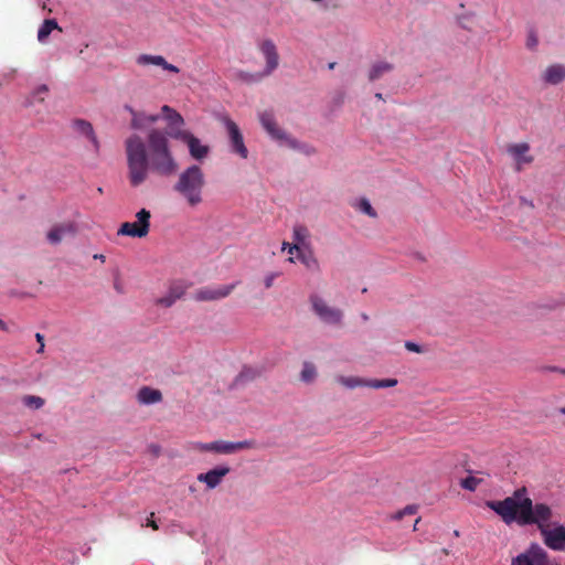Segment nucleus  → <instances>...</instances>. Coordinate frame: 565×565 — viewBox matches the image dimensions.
<instances>
[{"label":"nucleus","instance_id":"nucleus-1","mask_svg":"<svg viewBox=\"0 0 565 565\" xmlns=\"http://www.w3.org/2000/svg\"><path fill=\"white\" fill-rule=\"evenodd\" d=\"M125 149L128 179L134 188L145 183L150 172L171 177L179 169L169 138L160 129H151L146 142L139 135L132 134L125 140Z\"/></svg>","mask_w":565,"mask_h":565},{"label":"nucleus","instance_id":"nucleus-2","mask_svg":"<svg viewBox=\"0 0 565 565\" xmlns=\"http://www.w3.org/2000/svg\"><path fill=\"white\" fill-rule=\"evenodd\" d=\"M487 505L508 525L513 522L522 526L536 525L540 531L550 525L553 516V511L546 503L533 504L525 487L516 489L511 497L501 501H489Z\"/></svg>","mask_w":565,"mask_h":565},{"label":"nucleus","instance_id":"nucleus-3","mask_svg":"<svg viewBox=\"0 0 565 565\" xmlns=\"http://www.w3.org/2000/svg\"><path fill=\"white\" fill-rule=\"evenodd\" d=\"M205 183V175L202 168L198 164H191L179 173L173 184V191L177 192L190 207H195L203 202Z\"/></svg>","mask_w":565,"mask_h":565},{"label":"nucleus","instance_id":"nucleus-4","mask_svg":"<svg viewBox=\"0 0 565 565\" xmlns=\"http://www.w3.org/2000/svg\"><path fill=\"white\" fill-rule=\"evenodd\" d=\"M259 121L269 138L279 147H287L289 149L299 151L306 156L316 153L315 147L309 143L299 141L282 129L276 121L275 116L270 111H264L259 115Z\"/></svg>","mask_w":565,"mask_h":565},{"label":"nucleus","instance_id":"nucleus-5","mask_svg":"<svg viewBox=\"0 0 565 565\" xmlns=\"http://www.w3.org/2000/svg\"><path fill=\"white\" fill-rule=\"evenodd\" d=\"M309 303L312 313L321 323L335 328H341L343 326V310L338 307L330 306L320 295L315 292L311 294L309 296Z\"/></svg>","mask_w":565,"mask_h":565},{"label":"nucleus","instance_id":"nucleus-6","mask_svg":"<svg viewBox=\"0 0 565 565\" xmlns=\"http://www.w3.org/2000/svg\"><path fill=\"white\" fill-rule=\"evenodd\" d=\"M136 217L137 222L122 223L117 234L139 238L147 236L150 230V212L146 209H141L137 212Z\"/></svg>","mask_w":565,"mask_h":565},{"label":"nucleus","instance_id":"nucleus-7","mask_svg":"<svg viewBox=\"0 0 565 565\" xmlns=\"http://www.w3.org/2000/svg\"><path fill=\"white\" fill-rule=\"evenodd\" d=\"M173 139L184 142L188 146L191 158L196 161L204 160L211 151L207 145L202 143V141L190 131H175L173 132Z\"/></svg>","mask_w":565,"mask_h":565},{"label":"nucleus","instance_id":"nucleus-8","mask_svg":"<svg viewBox=\"0 0 565 565\" xmlns=\"http://www.w3.org/2000/svg\"><path fill=\"white\" fill-rule=\"evenodd\" d=\"M511 565H548V555L540 544L531 543L523 553L512 558Z\"/></svg>","mask_w":565,"mask_h":565},{"label":"nucleus","instance_id":"nucleus-9","mask_svg":"<svg viewBox=\"0 0 565 565\" xmlns=\"http://www.w3.org/2000/svg\"><path fill=\"white\" fill-rule=\"evenodd\" d=\"M258 51L265 60L263 75L270 76L278 67L280 57L275 42L270 39H265L258 43Z\"/></svg>","mask_w":565,"mask_h":565},{"label":"nucleus","instance_id":"nucleus-10","mask_svg":"<svg viewBox=\"0 0 565 565\" xmlns=\"http://www.w3.org/2000/svg\"><path fill=\"white\" fill-rule=\"evenodd\" d=\"M223 122L227 131L231 152L239 156L242 159H247L248 149L245 146L244 138L238 126L228 117H224Z\"/></svg>","mask_w":565,"mask_h":565},{"label":"nucleus","instance_id":"nucleus-11","mask_svg":"<svg viewBox=\"0 0 565 565\" xmlns=\"http://www.w3.org/2000/svg\"><path fill=\"white\" fill-rule=\"evenodd\" d=\"M190 285L182 279H174L168 284L166 292L156 299V305L163 308L172 307L186 292Z\"/></svg>","mask_w":565,"mask_h":565},{"label":"nucleus","instance_id":"nucleus-12","mask_svg":"<svg viewBox=\"0 0 565 565\" xmlns=\"http://www.w3.org/2000/svg\"><path fill=\"white\" fill-rule=\"evenodd\" d=\"M235 286L236 282L218 287H203L195 291L194 299L196 301H217L231 295Z\"/></svg>","mask_w":565,"mask_h":565},{"label":"nucleus","instance_id":"nucleus-13","mask_svg":"<svg viewBox=\"0 0 565 565\" xmlns=\"http://www.w3.org/2000/svg\"><path fill=\"white\" fill-rule=\"evenodd\" d=\"M540 532L547 547L553 551L565 550V526L557 525L554 529H548V526H546L542 527Z\"/></svg>","mask_w":565,"mask_h":565},{"label":"nucleus","instance_id":"nucleus-14","mask_svg":"<svg viewBox=\"0 0 565 565\" xmlns=\"http://www.w3.org/2000/svg\"><path fill=\"white\" fill-rule=\"evenodd\" d=\"M77 226L74 222H63L53 225L46 233V241L51 245H58L64 237L75 235Z\"/></svg>","mask_w":565,"mask_h":565},{"label":"nucleus","instance_id":"nucleus-15","mask_svg":"<svg viewBox=\"0 0 565 565\" xmlns=\"http://www.w3.org/2000/svg\"><path fill=\"white\" fill-rule=\"evenodd\" d=\"M230 471L231 468L228 466H216L206 472L199 473L196 479L198 481L203 482L207 489H215L222 483L223 478L227 476Z\"/></svg>","mask_w":565,"mask_h":565},{"label":"nucleus","instance_id":"nucleus-16","mask_svg":"<svg viewBox=\"0 0 565 565\" xmlns=\"http://www.w3.org/2000/svg\"><path fill=\"white\" fill-rule=\"evenodd\" d=\"M253 440L227 441L214 440L212 441V452L221 455H231L237 451L249 449L254 447Z\"/></svg>","mask_w":565,"mask_h":565},{"label":"nucleus","instance_id":"nucleus-17","mask_svg":"<svg viewBox=\"0 0 565 565\" xmlns=\"http://www.w3.org/2000/svg\"><path fill=\"white\" fill-rule=\"evenodd\" d=\"M161 111L168 122L169 130L166 132L168 138L173 139V132L175 131H188L186 129H183L184 119L177 110L168 105H163Z\"/></svg>","mask_w":565,"mask_h":565},{"label":"nucleus","instance_id":"nucleus-18","mask_svg":"<svg viewBox=\"0 0 565 565\" xmlns=\"http://www.w3.org/2000/svg\"><path fill=\"white\" fill-rule=\"evenodd\" d=\"M136 63L139 66H158L171 73L180 72L179 67L169 63L162 55L140 54L137 56Z\"/></svg>","mask_w":565,"mask_h":565},{"label":"nucleus","instance_id":"nucleus-19","mask_svg":"<svg viewBox=\"0 0 565 565\" xmlns=\"http://www.w3.org/2000/svg\"><path fill=\"white\" fill-rule=\"evenodd\" d=\"M72 127L78 135L86 137L90 141L96 153L99 151V141L94 131L93 125L89 121L85 119H75L72 122Z\"/></svg>","mask_w":565,"mask_h":565},{"label":"nucleus","instance_id":"nucleus-20","mask_svg":"<svg viewBox=\"0 0 565 565\" xmlns=\"http://www.w3.org/2000/svg\"><path fill=\"white\" fill-rule=\"evenodd\" d=\"M530 147L525 142L511 145L508 148V152L511 154L516 163V169L521 170L523 164L531 163L533 158L527 154Z\"/></svg>","mask_w":565,"mask_h":565},{"label":"nucleus","instance_id":"nucleus-21","mask_svg":"<svg viewBox=\"0 0 565 565\" xmlns=\"http://www.w3.org/2000/svg\"><path fill=\"white\" fill-rule=\"evenodd\" d=\"M292 239L294 243L300 249H309L311 247V234L309 228L300 223H297L292 227Z\"/></svg>","mask_w":565,"mask_h":565},{"label":"nucleus","instance_id":"nucleus-22","mask_svg":"<svg viewBox=\"0 0 565 565\" xmlns=\"http://www.w3.org/2000/svg\"><path fill=\"white\" fill-rule=\"evenodd\" d=\"M162 401V393L149 386L141 387L137 393V402L140 405H153Z\"/></svg>","mask_w":565,"mask_h":565},{"label":"nucleus","instance_id":"nucleus-23","mask_svg":"<svg viewBox=\"0 0 565 565\" xmlns=\"http://www.w3.org/2000/svg\"><path fill=\"white\" fill-rule=\"evenodd\" d=\"M160 119V115H148L143 111H137L131 118L130 127L136 130H141L150 125H153Z\"/></svg>","mask_w":565,"mask_h":565},{"label":"nucleus","instance_id":"nucleus-24","mask_svg":"<svg viewBox=\"0 0 565 565\" xmlns=\"http://www.w3.org/2000/svg\"><path fill=\"white\" fill-rule=\"evenodd\" d=\"M543 79L552 85H557L565 79V65L554 64L546 68Z\"/></svg>","mask_w":565,"mask_h":565},{"label":"nucleus","instance_id":"nucleus-25","mask_svg":"<svg viewBox=\"0 0 565 565\" xmlns=\"http://www.w3.org/2000/svg\"><path fill=\"white\" fill-rule=\"evenodd\" d=\"M393 68H394L393 64L385 62V61H379L371 66V68L369 71V79L371 82L379 81L385 74L391 73L393 71Z\"/></svg>","mask_w":565,"mask_h":565},{"label":"nucleus","instance_id":"nucleus-26","mask_svg":"<svg viewBox=\"0 0 565 565\" xmlns=\"http://www.w3.org/2000/svg\"><path fill=\"white\" fill-rule=\"evenodd\" d=\"M297 259L310 270H319L320 264L318 258L315 256L312 248L301 249L297 254Z\"/></svg>","mask_w":565,"mask_h":565},{"label":"nucleus","instance_id":"nucleus-27","mask_svg":"<svg viewBox=\"0 0 565 565\" xmlns=\"http://www.w3.org/2000/svg\"><path fill=\"white\" fill-rule=\"evenodd\" d=\"M335 380L339 384L349 390H354L358 387H369V380L359 376L338 375Z\"/></svg>","mask_w":565,"mask_h":565},{"label":"nucleus","instance_id":"nucleus-28","mask_svg":"<svg viewBox=\"0 0 565 565\" xmlns=\"http://www.w3.org/2000/svg\"><path fill=\"white\" fill-rule=\"evenodd\" d=\"M317 376L318 372L316 365L310 361H305L300 372V381L310 384L316 381Z\"/></svg>","mask_w":565,"mask_h":565},{"label":"nucleus","instance_id":"nucleus-29","mask_svg":"<svg viewBox=\"0 0 565 565\" xmlns=\"http://www.w3.org/2000/svg\"><path fill=\"white\" fill-rule=\"evenodd\" d=\"M262 374V370L253 366H244L239 374L236 376V383H246L249 381H254L259 377Z\"/></svg>","mask_w":565,"mask_h":565},{"label":"nucleus","instance_id":"nucleus-30","mask_svg":"<svg viewBox=\"0 0 565 565\" xmlns=\"http://www.w3.org/2000/svg\"><path fill=\"white\" fill-rule=\"evenodd\" d=\"M352 206L355 210L360 211L363 214H366L370 217L375 218L377 216L376 211L373 209V206L371 205V202L366 198L356 199L352 203Z\"/></svg>","mask_w":565,"mask_h":565},{"label":"nucleus","instance_id":"nucleus-31","mask_svg":"<svg viewBox=\"0 0 565 565\" xmlns=\"http://www.w3.org/2000/svg\"><path fill=\"white\" fill-rule=\"evenodd\" d=\"M57 22L54 19H47L45 20L38 31V40L39 42L43 43L46 41L51 32L55 29H57Z\"/></svg>","mask_w":565,"mask_h":565},{"label":"nucleus","instance_id":"nucleus-32","mask_svg":"<svg viewBox=\"0 0 565 565\" xmlns=\"http://www.w3.org/2000/svg\"><path fill=\"white\" fill-rule=\"evenodd\" d=\"M397 385L396 379H384V380H369L370 388H387Z\"/></svg>","mask_w":565,"mask_h":565},{"label":"nucleus","instance_id":"nucleus-33","mask_svg":"<svg viewBox=\"0 0 565 565\" xmlns=\"http://www.w3.org/2000/svg\"><path fill=\"white\" fill-rule=\"evenodd\" d=\"M23 404L32 409H39L44 405V399L40 396L26 395L23 397Z\"/></svg>","mask_w":565,"mask_h":565},{"label":"nucleus","instance_id":"nucleus-34","mask_svg":"<svg viewBox=\"0 0 565 565\" xmlns=\"http://www.w3.org/2000/svg\"><path fill=\"white\" fill-rule=\"evenodd\" d=\"M265 77H268V75H263V70L258 73L242 72L239 74V78L247 83H257V82H260Z\"/></svg>","mask_w":565,"mask_h":565},{"label":"nucleus","instance_id":"nucleus-35","mask_svg":"<svg viewBox=\"0 0 565 565\" xmlns=\"http://www.w3.org/2000/svg\"><path fill=\"white\" fill-rule=\"evenodd\" d=\"M418 510V507L416 504H409L406 505L404 509L397 511L392 515L393 520H402L405 515H412L415 514Z\"/></svg>","mask_w":565,"mask_h":565},{"label":"nucleus","instance_id":"nucleus-36","mask_svg":"<svg viewBox=\"0 0 565 565\" xmlns=\"http://www.w3.org/2000/svg\"><path fill=\"white\" fill-rule=\"evenodd\" d=\"M480 482V479L469 476L460 481V486L466 490L475 491Z\"/></svg>","mask_w":565,"mask_h":565},{"label":"nucleus","instance_id":"nucleus-37","mask_svg":"<svg viewBox=\"0 0 565 565\" xmlns=\"http://www.w3.org/2000/svg\"><path fill=\"white\" fill-rule=\"evenodd\" d=\"M47 92H49L47 85L42 84L33 90L32 96H33V98L42 102L44 99L43 95H45Z\"/></svg>","mask_w":565,"mask_h":565},{"label":"nucleus","instance_id":"nucleus-38","mask_svg":"<svg viewBox=\"0 0 565 565\" xmlns=\"http://www.w3.org/2000/svg\"><path fill=\"white\" fill-rule=\"evenodd\" d=\"M192 448L194 450H198L201 452H212V441L211 443L196 441V443L192 444Z\"/></svg>","mask_w":565,"mask_h":565},{"label":"nucleus","instance_id":"nucleus-39","mask_svg":"<svg viewBox=\"0 0 565 565\" xmlns=\"http://www.w3.org/2000/svg\"><path fill=\"white\" fill-rule=\"evenodd\" d=\"M405 349L409 352H415V353H423L424 352V349L423 347H420L419 344L413 342V341H406L405 342Z\"/></svg>","mask_w":565,"mask_h":565},{"label":"nucleus","instance_id":"nucleus-40","mask_svg":"<svg viewBox=\"0 0 565 565\" xmlns=\"http://www.w3.org/2000/svg\"><path fill=\"white\" fill-rule=\"evenodd\" d=\"M281 249L282 250H287L289 254L296 253V255L299 253V250H301L295 243L294 244H289L287 242L282 243Z\"/></svg>","mask_w":565,"mask_h":565},{"label":"nucleus","instance_id":"nucleus-41","mask_svg":"<svg viewBox=\"0 0 565 565\" xmlns=\"http://www.w3.org/2000/svg\"><path fill=\"white\" fill-rule=\"evenodd\" d=\"M278 276L277 273H270L268 275H266V277L264 278V285H265V288H271L273 285H274V280L276 279V277Z\"/></svg>","mask_w":565,"mask_h":565},{"label":"nucleus","instance_id":"nucleus-42","mask_svg":"<svg viewBox=\"0 0 565 565\" xmlns=\"http://www.w3.org/2000/svg\"><path fill=\"white\" fill-rule=\"evenodd\" d=\"M154 513H151L150 516L146 518V521L141 523V526H151L153 530H158L157 522L152 519Z\"/></svg>","mask_w":565,"mask_h":565},{"label":"nucleus","instance_id":"nucleus-43","mask_svg":"<svg viewBox=\"0 0 565 565\" xmlns=\"http://www.w3.org/2000/svg\"><path fill=\"white\" fill-rule=\"evenodd\" d=\"M124 109L130 114L131 118H134V114H136V113H137V110H136V109H134V108H132L130 105H128V104H126V105L124 106Z\"/></svg>","mask_w":565,"mask_h":565},{"label":"nucleus","instance_id":"nucleus-44","mask_svg":"<svg viewBox=\"0 0 565 565\" xmlns=\"http://www.w3.org/2000/svg\"><path fill=\"white\" fill-rule=\"evenodd\" d=\"M35 340L38 341L39 344H42L44 343V335L42 333H35Z\"/></svg>","mask_w":565,"mask_h":565},{"label":"nucleus","instance_id":"nucleus-45","mask_svg":"<svg viewBox=\"0 0 565 565\" xmlns=\"http://www.w3.org/2000/svg\"><path fill=\"white\" fill-rule=\"evenodd\" d=\"M536 43H537V40L535 38H530L527 41V46L533 47L536 45Z\"/></svg>","mask_w":565,"mask_h":565},{"label":"nucleus","instance_id":"nucleus-46","mask_svg":"<svg viewBox=\"0 0 565 565\" xmlns=\"http://www.w3.org/2000/svg\"><path fill=\"white\" fill-rule=\"evenodd\" d=\"M0 330H2V331H7L8 330V326H7V323L2 319H0Z\"/></svg>","mask_w":565,"mask_h":565},{"label":"nucleus","instance_id":"nucleus-47","mask_svg":"<svg viewBox=\"0 0 565 565\" xmlns=\"http://www.w3.org/2000/svg\"><path fill=\"white\" fill-rule=\"evenodd\" d=\"M360 317H361L362 321H364V322L369 321V319H370L369 315H367V313H365V312H362V313L360 315Z\"/></svg>","mask_w":565,"mask_h":565},{"label":"nucleus","instance_id":"nucleus-48","mask_svg":"<svg viewBox=\"0 0 565 565\" xmlns=\"http://www.w3.org/2000/svg\"><path fill=\"white\" fill-rule=\"evenodd\" d=\"M521 202H522L523 204H526V205H529V206L533 207V203H532L531 201H527L525 198H521Z\"/></svg>","mask_w":565,"mask_h":565},{"label":"nucleus","instance_id":"nucleus-49","mask_svg":"<svg viewBox=\"0 0 565 565\" xmlns=\"http://www.w3.org/2000/svg\"><path fill=\"white\" fill-rule=\"evenodd\" d=\"M94 258H95V259H99V260H102V262H105V256H104V255H102V254H96V255H94Z\"/></svg>","mask_w":565,"mask_h":565},{"label":"nucleus","instance_id":"nucleus-50","mask_svg":"<svg viewBox=\"0 0 565 565\" xmlns=\"http://www.w3.org/2000/svg\"><path fill=\"white\" fill-rule=\"evenodd\" d=\"M44 348H45V344H44V343L40 344V345H39V349L36 350V352H38V353H43Z\"/></svg>","mask_w":565,"mask_h":565},{"label":"nucleus","instance_id":"nucleus-51","mask_svg":"<svg viewBox=\"0 0 565 565\" xmlns=\"http://www.w3.org/2000/svg\"><path fill=\"white\" fill-rule=\"evenodd\" d=\"M419 521H420V518H417V519L415 520V523H414V526H413V530H414V531H416V530H417V524L419 523Z\"/></svg>","mask_w":565,"mask_h":565},{"label":"nucleus","instance_id":"nucleus-52","mask_svg":"<svg viewBox=\"0 0 565 565\" xmlns=\"http://www.w3.org/2000/svg\"><path fill=\"white\" fill-rule=\"evenodd\" d=\"M375 97H376L377 99H383V95H382L381 93H376V94H375Z\"/></svg>","mask_w":565,"mask_h":565},{"label":"nucleus","instance_id":"nucleus-53","mask_svg":"<svg viewBox=\"0 0 565 565\" xmlns=\"http://www.w3.org/2000/svg\"><path fill=\"white\" fill-rule=\"evenodd\" d=\"M115 288L117 289V291H119V292L121 291V290H120V285H117V284H116V285H115Z\"/></svg>","mask_w":565,"mask_h":565},{"label":"nucleus","instance_id":"nucleus-54","mask_svg":"<svg viewBox=\"0 0 565 565\" xmlns=\"http://www.w3.org/2000/svg\"><path fill=\"white\" fill-rule=\"evenodd\" d=\"M334 65H335V63H330V64H329V68H333V67H334Z\"/></svg>","mask_w":565,"mask_h":565},{"label":"nucleus","instance_id":"nucleus-55","mask_svg":"<svg viewBox=\"0 0 565 565\" xmlns=\"http://www.w3.org/2000/svg\"><path fill=\"white\" fill-rule=\"evenodd\" d=\"M561 413L565 415V406L561 408Z\"/></svg>","mask_w":565,"mask_h":565}]
</instances>
